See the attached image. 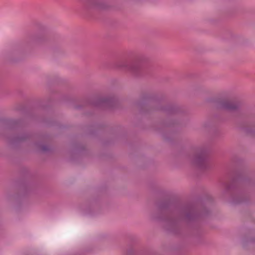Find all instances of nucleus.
Returning <instances> with one entry per match:
<instances>
[{
	"label": "nucleus",
	"mask_w": 255,
	"mask_h": 255,
	"mask_svg": "<svg viewBox=\"0 0 255 255\" xmlns=\"http://www.w3.org/2000/svg\"><path fill=\"white\" fill-rule=\"evenodd\" d=\"M225 108L228 109H235L237 108V105L234 102H228L225 105Z\"/></svg>",
	"instance_id": "obj_1"
}]
</instances>
